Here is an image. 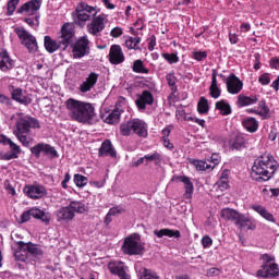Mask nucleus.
Masks as SVG:
<instances>
[{"instance_id":"obj_5","label":"nucleus","mask_w":279,"mask_h":279,"mask_svg":"<svg viewBox=\"0 0 279 279\" xmlns=\"http://www.w3.org/2000/svg\"><path fill=\"white\" fill-rule=\"evenodd\" d=\"M75 36V33L73 32V26L71 24H64L61 28V36L59 37V43L51 39L49 36L44 37V45L48 53H54V51H58L60 49L61 45H64V47H68L71 45V38Z\"/></svg>"},{"instance_id":"obj_18","label":"nucleus","mask_w":279,"mask_h":279,"mask_svg":"<svg viewBox=\"0 0 279 279\" xmlns=\"http://www.w3.org/2000/svg\"><path fill=\"white\" fill-rule=\"evenodd\" d=\"M23 191L31 199H40L47 195V190L43 185H26Z\"/></svg>"},{"instance_id":"obj_49","label":"nucleus","mask_w":279,"mask_h":279,"mask_svg":"<svg viewBox=\"0 0 279 279\" xmlns=\"http://www.w3.org/2000/svg\"><path fill=\"white\" fill-rule=\"evenodd\" d=\"M39 16L36 15L35 17H26L24 21L29 25V27H38L39 25Z\"/></svg>"},{"instance_id":"obj_48","label":"nucleus","mask_w":279,"mask_h":279,"mask_svg":"<svg viewBox=\"0 0 279 279\" xmlns=\"http://www.w3.org/2000/svg\"><path fill=\"white\" fill-rule=\"evenodd\" d=\"M217 189L221 192L223 191H228V181L227 178L220 177V180L218 181V183L216 184Z\"/></svg>"},{"instance_id":"obj_27","label":"nucleus","mask_w":279,"mask_h":279,"mask_svg":"<svg viewBox=\"0 0 279 279\" xmlns=\"http://www.w3.org/2000/svg\"><path fill=\"white\" fill-rule=\"evenodd\" d=\"M14 68V60L10 58L8 52H0V69L1 71H10V69Z\"/></svg>"},{"instance_id":"obj_61","label":"nucleus","mask_w":279,"mask_h":279,"mask_svg":"<svg viewBox=\"0 0 279 279\" xmlns=\"http://www.w3.org/2000/svg\"><path fill=\"white\" fill-rule=\"evenodd\" d=\"M102 3L107 10H114V4L110 3V0H102Z\"/></svg>"},{"instance_id":"obj_45","label":"nucleus","mask_w":279,"mask_h":279,"mask_svg":"<svg viewBox=\"0 0 279 279\" xmlns=\"http://www.w3.org/2000/svg\"><path fill=\"white\" fill-rule=\"evenodd\" d=\"M161 56L169 64H175L180 61V58L175 53H162Z\"/></svg>"},{"instance_id":"obj_17","label":"nucleus","mask_w":279,"mask_h":279,"mask_svg":"<svg viewBox=\"0 0 279 279\" xmlns=\"http://www.w3.org/2000/svg\"><path fill=\"white\" fill-rule=\"evenodd\" d=\"M108 58L111 64H122V62H125V54H123V49L119 45L110 47Z\"/></svg>"},{"instance_id":"obj_38","label":"nucleus","mask_w":279,"mask_h":279,"mask_svg":"<svg viewBox=\"0 0 279 279\" xmlns=\"http://www.w3.org/2000/svg\"><path fill=\"white\" fill-rule=\"evenodd\" d=\"M243 126L247 132H256L258 130V121L254 118H247L243 121Z\"/></svg>"},{"instance_id":"obj_35","label":"nucleus","mask_w":279,"mask_h":279,"mask_svg":"<svg viewBox=\"0 0 279 279\" xmlns=\"http://www.w3.org/2000/svg\"><path fill=\"white\" fill-rule=\"evenodd\" d=\"M145 165H149V162H155L156 167H160L162 165V156L160 153H154L151 155H145Z\"/></svg>"},{"instance_id":"obj_4","label":"nucleus","mask_w":279,"mask_h":279,"mask_svg":"<svg viewBox=\"0 0 279 279\" xmlns=\"http://www.w3.org/2000/svg\"><path fill=\"white\" fill-rule=\"evenodd\" d=\"M16 245L17 248L14 252L15 260H20L21 263H31V260H34V263H38V260L45 258V251L38 244L20 241Z\"/></svg>"},{"instance_id":"obj_50","label":"nucleus","mask_w":279,"mask_h":279,"mask_svg":"<svg viewBox=\"0 0 279 279\" xmlns=\"http://www.w3.org/2000/svg\"><path fill=\"white\" fill-rule=\"evenodd\" d=\"M259 84H262V86H267L270 84L271 78L269 77V73H264L259 76L258 78Z\"/></svg>"},{"instance_id":"obj_60","label":"nucleus","mask_w":279,"mask_h":279,"mask_svg":"<svg viewBox=\"0 0 279 279\" xmlns=\"http://www.w3.org/2000/svg\"><path fill=\"white\" fill-rule=\"evenodd\" d=\"M240 29L241 32H250V29H252V26L248 23H242Z\"/></svg>"},{"instance_id":"obj_39","label":"nucleus","mask_w":279,"mask_h":279,"mask_svg":"<svg viewBox=\"0 0 279 279\" xmlns=\"http://www.w3.org/2000/svg\"><path fill=\"white\" fill-rule=\"evenodd\" d=\"M243 148H245V138L241 135L235 136L233 143H231V149L240 150Z\"/></svg>"},{"instance_id":"obj_43","label":"nucleus","mask_w":279,"mask_h":279,"mask_svg":"<svg viewBox=\"0 0 279 279\" xmlns=\"http://www.w3.org/2000/svg\"><path fill=\"white\" fill-rule=\"evenodd\" d=\"M74 183L76 184V186H78V189H83V186H86L88 184V178L82 174H75Z\"/></svg>"},{"instance_id":"obj_19","label":"nucleus","mask_w":279,"mask_h":279,"mask_svg":"<svg viewBox=\"0 0 279 279\" xmlns=\"http://www.w3.org/2000/svg\"><path fill=\"white\" fill-rule=\"evenodd\" d=\"M227 90L231 95H239L243 90V82L234 74L229 75L227 77Z\"/></svg>"},{"instance_id":"obj_44","label":"nucleus","mask_w":279,"mask_h":279,"mask_svg":"<svg viewBox=\"0 0 279 279\" xmlns=\"http://www.w3.org/2000/svg\"><path fill=\"white\" fill-rule=\"evenodd\" d=\"M258 106L260 109L258 111L259 117L267 119L269 117V107H267V104H265V101H259Z\"/></svg>"},{"instance_id":"obj_29","label":"nucleus","mask_w":279,"mask_h":279,"mask_svg":"<svg viewBox=\"0 0 279 279\" xmlns=\"http://www.w3.org/2000/svg\"><path fill=\"white\" fill-rule=\"evenodd\" d=\"M209 90H210V96L214 99H219V97L221 96V90L217 86V70H213V73H211V85L209 87Z\"/></svg>"},{"instance_id":"obj_41","label":"nucleus","mask_w":279,"mask_h":279,"mask_svg":"<svg viewBox=\"0 0 279 279\" xmlns=\"http://www.w3.org/2000/svg\"><path fill=\"white\" fill-rule=\"evenodd\" d=\"M133 71H134V73H144V74L149 73V70L147 68H145V65L143 64V62L141 60L134 61Z\"/></svg>"},{"instance_id":"obj_10","label":"nucleus","mask_w":279,"mask_h":279,"mask_svg":"<svg viewBox=\"0 0 279 279\" xmlns=\"http://www.w3.org/2000/svg\"><path fill=\"white\" fill-rule=\"evenodd\" d=\"M15 34L19 36L22 45H25L31 53H36V51H38V41H36L34 35L25 28H15Z\"/></svg>"},{"instance_id":"obj_34","label":"nucleus","mask_w":279,"mask_h":279,"mask_svg":"<svg viewBox=\"0 0 279 279\" xmlns=\"http://www.w3.org/2000/svg\"><path fill=\"white\" fill-rule=\"evenodd\" d=\"M216 110H219L222 117H228V114H232V107L226 100H220L216 102Z\"/></svg>"},{"instance_id":"obj_53","label":"nucleus","mask_w":279,"mask_h":279,"mask_svg":"<svg viewBox=\"0 0 279 279\" xmlns=\"http://www.w3.org/2000/svg\"><path fill=\"white\" fill-rule=\"evenodd\" d=\"M202 245L203 247H210V245H213V239H210L208 235L203 236Z\"/></svg>"},{"instance_id":"obj_11","label":"nucleus","mask_w":279,"mask_h":279,"mask_svg":"<svg viewBox=\"0 0 279 279\" xmlns=\"http://www.w3.org/2000/svg\"><path fill=\"white\" fill-rule=\"evenodd\" d=\"M106 23H108V16L100 14L95 16L89 24H87V32L92 36H99L104 29H106Z\"/></svg>"},{"instance_id":"obj_15","label":"nucleus","mask_w":279,"mask_h":279,"mask_svg":"<svg viewBox=\"0 0 279 279\" xmlns=\"http://www.w3.org/2000/svg\"><path fill=\"white\" fill-rule=\"evenodd\" d=\"M124 254H129L130 256H138V254L143 253V244H141L134 238H126L124 240V244L122 246Z\"/></svg>"},{"instance_id":"obj_24","label":"nucleus","mask_w":279,"mask_h":279,"mask_svg":"<svg viewBox=\"0 0 279 279\" xmlns=\"http://www.w3.org/2000/svg\"><path fill=\"white\" fill-rule=\"evenodd\" d=\"M98 156L100 158H104V156H110L111 158H117V150H114V147L112 146V142L110 140H106L99 150Z\"/></svg>"},{"instance_id":"obj_62","label":"nucleus","mask_w":279,"mask_h":279,"mask_svg":"<svg viewBox=\"0 0 279 279\" xmlns=\"http://www.w3.org/2000/svg\"><path fill=\"white\" fill-rule=\"evenodd\" d=\"M229 40L232 45H236L239 43V37H236L234 34H229Z\"/></svg>"},{"instance_id":"obj_25","label":"nucleus","mask_w":279,"mask_h":279,"mask_svg":"<svg viewBox=\"0 0 279 279\" xmlns=\"http://www.w3.org/2000/svg\"><path fill=\"white\" fill-rule=\"evenodd\" d=\"M74 218H75V214L71 209L70 205H68L65 207H61L57 211L58 221H73Z\"/></svg>"},{"instance_id":"obj_3","label":"nucleus","mask_w":279,"mask_h":279,"mask_svg":"<svg viewBox=\"0 0 279 279\" xmlns=\"http://www.w3.org/2000/svg\"><path fill=\"white\" fill-rule=\"evenodd\" d=\"M32 128L36 130L40 128V123L38 120L31 117L20 118L15 123V130L13 131V134L16 136L20 143L24 145V147H29L34 143V137L32 136Z\"/></svg>"},{"instance_id":"obj_14","label":"nucleus","mask_w":279,"mask_h":279,"mask_svg":"<svg viewBox=\"0 0 279 279\" xmlns=\"http://www.w3.org/2000/svg\"><path fill=\"white\" fill-rule=\"evenodd\" d=\"M89 45L90 40H88V36L80 37L73 47L74 58H84V56H88V53H90Z\"/></svg>"},{"instance_id":"obj_64","label":"nucleus","mask_w":279,"mask_h":279,"mask_svg":"<svg viewBox=\"0 0 279 279\" xmlns=\"http://www.w3.org/2000/svg\"><path fill=\"white\" fill-rule=\"evenodd\" d=\"M0 104H10V99L5 95L0 94Z\"/></svg>"},{"instance_id":"obj_54","label":"nucleus","mask_w":279,"mask_h":279,"mask_svg":"<svg viewBox=\"0 0 279 279\" xmlns=\"http://www.w3.org/2000/svg\"><path fill=\"white\" fill-rule=\"evenodd\" d=\"M121 213H123V209H121V208H119V207H112V208H110V210H109V215L111 216V217H117V215H121Z\"/></svg>"},{"instance_id":"obj_59","label":"nucleus","mask_w":279,"mask_h":279,"mask_svg":"<svg viewBox=\"0 0 279 279\" xmlns=\"http://www.w3.org/2000/svg\"><path fill=\"white\" fill-rule=\"evenodd\" d=\"M207 276H219V269L218 268H210L207 270Z\"/></svg>"},{"instance_id":"obj_42","label":"nucleus","mask_w":279,"mask_h":279,"mask_svg":"<svg viewBox=\"0 0 279 279\" xmlns=\"http://www.w3.org/2000/svg\"><path fill=\"white\" fill-rule=\"evenodd\" d=\"M197 110L201 114H206V112H208L209 110L208 99H206L205 97H201L197 105Z\"/></svg>"},{"instance_id":"obj_32","label":"nucleus","mask_w":279,"mask_h":279,"mask_svg":"<svg viewBox=\"0 0 279 279\" xmlns=\"http://www.w3.org/2000/svg\"><path fill=\"white\" fill-rule=\"evenodd\" d=\"M72 213H77L78 215H84V213H88V206L80 201H72L69 204Z\"/></svg>"},{"instance_id":"obj_55","label":"nucleus","mask_w":279,"mask_h":279,"mask_svg":"<svg viewBox=\"0 0 279 279\" xmlns=\"http://www.w3.org/2000/svg\"><path fill=\"white\" fill-rule=\"evenodd\" d=\"M166 80L170 86H175V76L173 74H167Z\"/></svg>"},{"instance_id":"obj_57","label":"nucleus","mask_w":279,"mask_h":279,"mask_svg":"<svg viewBox=\"0 0 279 279\" xmlns=\"http://www.w3.org/2000/svg\"><path fill=\"white\" fill-rule=\"evenodd\" d=\"M270 66H271V69L279 70V58H272L270 60Z\"/></svg>"},{"instance_id":"obj_28","label":"nucleus","mask_w":279,"mask_h":279,"mask_svg":"<svg viewBox=\"0 0 279 279\" xmlns=\"http://www.w3.org/2000/svg\"><path fill=\"white\" fill-rule=\"evenodd\" d=\"M12 99L22 106H29V104H32V99L23 95V89L21 88H15L12 90Z\"/></svg>"},{"instance_id":"obj_9","label":"nucleus","mask_w":279,"mask_h":279,"mask_svg":"<svg viewBox=\"0 0 279 279\" xmlns=\"http://www.w3.org/2000/svg\"><path fill=\"white\" fill-rule=\"evenodd\" d=\"M222 219L227 221H234L235 226L243 230V228H247V230H253L252 226H250V217H246L243 214H240L235 209L232 208H225L221 210Z\"/></svg>"},{"instance_id":"obj_36","label":"nucleus","mask_w":279,"mask_h":279,"mask_svg":"<svg viewBox=\"0 0 279 279\" xmlns=\"http://www.w3.org/2000/svg\"><path fill=\"white\" fill-rule=\"evenodd\" d=\"M138 278L140 279H160V276H158V274H156V271L151 269L142 268L140 269Z\"/></svg>"},{"instance_id":"obj_63","label":"nucleus","mask_w":279,"mask_h":279,"mask_svg":"<svg viewBox=\"0 0 279 279\" xmlns=\"http://www.w3.org/2000/svg\"><path fill=\"white\" fill-rule=\"evenodd\" d=\"M163 145L168 148V149H173V144H171V142H169V138L163 137Z\"/></svg>"},{"instance_id":"obj_7","label":"nucleus","mask_w":279,"mask_h":279,"mask_svg":"<svg viewBox=\"0 0 279 279\" xmlns=\"http://www.w3.org/2000/svg\"><path fill=\"white\" fill-rule=\"evenodd\" d=\"M260 260H263L262 268L257 270V276L259 278H276L279 276V267L276 263V257L264 254L260 256Z\"/></svg>"},{"instance_id":"obj_13","label":"nucleus","mask_w":279,"mask_h":279,"mask_svg":"<svg viewBox=\"0 0 279 279\" xmlns=\"http://www.w3.org/2000/svg\"><path fill=\"white\" fill-rule=\"evenodd\" d=\"M31 154H33L35 158H40V154H45L48 158H58L59 156L54 147L45 143H39L31 147Z\"/></svg>"},{"instance_id":"obj_47","label":"nucleus","mask_w":279,"mask_h":279,"mask_svg":"<svg viewBox=\"0 0 279 279\" xmlns=\"http://www.w3.org/2000/svg\"><path fill=\"white\" fill-rule=\"evenodd\" d=\"M191 162L197 171H206V161L194 159Z\"/></svg>"},{"instance_id":"obj_22","label":"nucleus","mask_w":279,"mask_h":279,"mask_svg":"<svg viewBox=\"0 0 279 279\" xmlns=\"http://www.w3.org/2000/svg\"><path fill=\"white\" fill-rule=\"evenodd\" d=\"M108 269L114 276H118L120 279H130V276L125 271V264L122 262H110L108 264Z\"/></svg>"},{"instance_id":"obj_26","label":"nucleus","mask_w":279,"mask_h":279,"mask_svg":"<svg viewBox=\"0 0 279 279\" xmlns=\"http://www.w3.org/2000/svg\"><path fill=\"white\" fill-rule=\"evenodd\" d=\"M178 180L179 182L185 184V193L183 194V199H192L193 191H195V187L193 186V182H191V179L189 177L180 175L178 177Z\"/></svg>"},{"instance_id":"obj_37","label":"nucleus","mask_w":279,"mask_h":279,"mask_svg":"<svg viewBox=\"0 0 279 279\" xmlns=\"http://www.w3.org/2000/svg\"><path fill=\"white\" fill-rule=\"evenodd\" d=\"M120 119H121V110L114 109L113 111H111V113H109V116L106 118L105 121L106 123L114 125L119 123Z\"/></svg>"},{"instance_id":"obj_21","label":"nucleus","mask_w":279,"mask_h":279,"mask_svg":"<svg viewBox=\"0 0 279 279\" xmlns=\"http://www.w3.org/2000/svg\"><path fill=\"white\" fill-rule=\"evenodd\" d=\"M40 5L41 2L39 0H31L17 9V14H28V16H34V14L40 10Z\"/></svg>"},{"instance_id":"obj_31","label":"nucleus","mask_w":279,"mask_h":279,"mask_svg":"<svg viewBox=\"0 0 279 279\" xmlns=\"http://www.w3.org/2000/svg\"><path fill=\"white\" fill-rule=\"evenodd\" d=\"M154 235L158 236V239H162V236H169L172 239H180V231L179 230H171V229H161V230H155Z\"/></svg>"},{"instance_id":"obj_58","label":"nucleus","mask_w":279,"mask_h":279,"mask_svg":"<svg viewBox=\"0 0 279 279\" xmlns=\"http://www.w3.org/2000/svg\"><path fill=\"white\" fill-rule=\"evenodd\" d=\"M89 184L92 186H96V189H101V186H104V184H106L105 181H90Z\"/></svg>"},{"instance_id":"obj_8","label":"nucleus","mask_w":279,"mask_h":279,"mask_svg":"<svg viewBox=\"0 0 279 279\" xmlns=\"http://www.w3.org/2000/svg\"><path fill=\"white\" fill-rule=\"evenodd\" d=\"M93 16H97V9L85 2H80L73 13L74 23L78 25V27H84L86 21L93 19Z\"/></svg>"},{"instance_id":"obj_23","label":"nucleus","mask_w":279,"mask_h":279,"mask_svg":"<svg viewBox=\"0 0 279 279\" xmlns=\"http://www.w3.org/2000/svg\"><path fill=\"white\" fill-rule=\"evenodd\" d=\"M98 80H99V74H97L95 72L89 73L86 81L83 82L80 86L81 93H88L89 90H93V88H95V84H97Z\"/></svg>"},{"instance_id":"obj_12","label":"nucleus","mask_w":279,"mask_h":279,"mask_svg":"<svg viewBox=\"0 0 279 279\" xmlns=\"http://www.w3.org/2000/svg\"><path fill=\"white\" fill-rule=\"evenodd\" d=\"M32 217L34 219H40V221H43V223L46 225H48L51 221V216L49 215V213H45L44 210L38 208H32L22 214V223H26V221H29V219H32Z\"/></svg>"},{"instance_id":"obj_52","label":"nucleus","mask_w":279,"mask_h":279,"mask_svg":"<svg viewBox=\"0 0 279 279\" xmlns=\"http://www.w3.org/2000/svg\"><path fill=\"white\" fill-rule=\"evenodd\" d=\"M192 58H194V60H197V62H202V60H206V52H192Z\"/></svg>"},{"instance_id":"obj_51","label":"nucleus","mask_w":279,"mask_h":279,"mask_svg":"<svg viewBox=\"0 0 279 279\" xmlns=\"http://www.w3.org/2000/svg\"><path fill=\"white\" fill-rule=\"evenodd\" d=\"M110 36H112V38H120V36H123V28L116 26L111 29Z\"/></svg>"},{"instance_id":"obj_20","label":"nucleus","mask_w":279,"mask_h":279,"mask_svg":"<svg viewBox=\"0 0 279 279\" xmlns=\"http://www.w3.org/2000/svg\"><path fill=\"white\" fill-rule=\"evenodd\" d=\"M135 105L137 106L138 110H145L147 106L154 105V94L149 90L142 92L141 95H137V99L135 100Z\"/></svg>"},{"instance_id":"obj_30","label":"nucleus","mask_w":279,"mask_h":279,"mask_svg":"<svg viewBox=\"0 0 279 279\" xmlns=\"http://www.w3.org/2000/svg\"><path fill=\"white\" fill-rule=\"evenodd\" d=\"M253 210L255 213H258L263 219H266V221H270L271 223H276V218L274 217V214L269 213L267 208L260 206V205H255L253 206Z\"/></svg>"},{"instance_id":"obj_56","label":"nucleus","mask_w":279,"mask_h":279,"mask_svg":"<svg viewBox=\"0 0 279 279\" xmlns=\"http://www.w3.org/2000/svg\"><path fill=\"white\" fill-rule=\"evenodd\" d=\"M71 181V174H69V173H65L64 174V179H63V181H62V186L64 187V189H68L69 187V185H66V184H69V182Z\"/></svg>"},{"instance_id":"obj_1","label":"nucleus","mask_w":279,"mask_h":279,"mask_svg":"<svg viewBox=\"0 0 279 279\" xmlns=\"http://www.w3.org/2000/svg\"><path fill=\"white\" fill-rule=\"evenodd\" d=\"M276 171H278V161L274 159V156L264 154L255 160L252 167L251 178L255 182H267L274 178Z\"/></svg>"},{"instance_id":"obj_6","label":"nucleus","mask_w":279,"mask_h":279,"mask_svg":"<svg viewBox=\"0 0 279 279\" xmlns=\"http://www.w3.org/2000/svg\"><path fill=\"white\" fill-rule=\"evenodd\" d=\"M137 134L142 138L147 137V124L141 119H131L120 125V133L122 136H130V134Z\"/></svg>"},{"instance_id":"obj_40","label":"nucleus","mask_w":279,"mask_h":279,"mask_svg":"<svg viewBox=\"0 0 279 279\" xmlns=\"http://www.w3.org/2000/svg\"><path fill=\"white\" fill-rule=\"evenodd\" d=\"M141 37H128L125 45L128 49H140Z\"/></svg>"},{"instance_id":"obj_46","label":"nucleus","mask_w":279,"mask_h":279,"mask_svg":"<svg viewBox=\"0 0 279 279\" xmlns=\"http://www.w3.org/2000/svg\"><path fill=\"white\" fill-rule=\"evenodd\" d=\"M19 0H10L8 2V15L12 16V14H14V12L16 11V7L19 5Z\"/></svg>"},{"instance_id":"obj_33","label":"nucleus","mask_w":279,"mask_h":279,"mask_svg":"<svg viewBox=\"0 0 279 279\" xmlns=\"http://www.w3.org/2000/svg\"><path fill=\"white\" fill-rule=\"evenodd\" d=\"M256 101H258V97L256 96H245V95L238 96V106H240V108H243L245 106H254Z\"/></svg>"},{"instance_id":"obj_2","label":"nucleus","mask_w":279,"mask_h":279,"mask_svg":"<svg viewBox=\"0 0 279 279\" xmlns=\"http://www.w3.org/2000/svg\"><path fill=\"white\" fill-rule=\"evenodd\" d=\"M69 117L78 123H88L95 117V107L90 102H84L70 98L65 101Z\"/></svg>"},{"instance_id":"obj_16","label":"nucleus","mask_w":279,"mask_h":279,"mask_svg":"<svg viewBox=\"0 0 279 279\" xmlns=\"http://www.w3.org/2000/svg\"><path fill=\"white\" fill-rule=\"evenodd\" d=\"M4 145H9V151L1 154L2 160H16L21 154V146L10 138L4 140Z\"/></svg>"}]
</instances>
